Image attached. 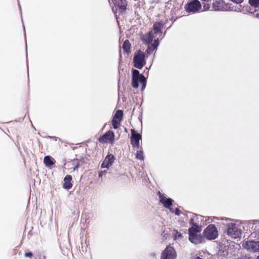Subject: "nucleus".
Returning <instances> with one entry per match:
<instances>
[{
	"instance_id": "nucleus-29",
	"label": "nucleus",
	"mask_w": 259,
	"mask_h": 259,
	"mask_svg": "<svg viewBox=\"0 0 259 259\" xmlns=\"http://www.w3.org/2000/svg\"><path fill=\"white\" fill-rule=\"evenodd\" d=\"M230 1L234 3L239 4L242 3L244 0H230Z\"/></svg>"
},
{
	"instance_id": "nucleus-24",
	"label": "nucleus",
	"mask_w": 259,
	"mask_h": 259,
	"mask_svg": "<svg viewBox=\"0 0 259 259\" xmlns=\"http://www.w3.org/2000/svg\"><path fill=\"white\" fill-rule=\"evenodd\" d=\"M130 46H131V45H130L129 41L128 40H126L123 42L122 47L124 50L127 51L128 50H129L130 49Z\"/></svg>"
},
{
	"instance_id": "nucleus-28",
	"label": "nucleus",
	"mask_w": 259,
	"mask_h": 259,
	"mask_svg": "<svg viewBox=\"0 0 259 259\" xmlns=\"http://www.w3.org/2000/svg\"><path fill=\"white\" fill-rule=\"evenodd\" d=\"M24 255L26 257H31L33 255V254L31 252H26L25 253Z\"/></svg>"
},
{
	"instance_id": "nucleus-5",
	"label": "nucleus",
	"mask_w": 259,
	"mask_h": 259,
	"mask_svg": "<svg viewBox=\"0 0 259 259\" xmlns=\"http://www.w3.org/2000/svg\"><path fill=\"white\" fill-rule=\"evenodd\" d=\"M185 8L188 12L196 13L201 8V5L198 0H190Z\"/></svg>"
},
{
	"instance_id": "nucleus-33",
	"label": "nucleus",
	"mask_w": 259,
	"mask_h": 259,
	"mask_svg": "<svg viewBox=\"0 0 259 259\" xmlns=\"http://www.w3.org/2000/svg\"><path fill=\"white\" fill-rule=\"evenodd\" d=\"M153 44H155V46H156V47L158 46V44H159V40L158 39H156L154 40V42Z\"/></svg>"
},
{
	"instance_id": "nucleus-1",
	"label": "nucleus",
	"mask_w": 259,
	"mask_h": 259,
	"mask_svg": "<svg viewBox=\"0 0 259 259\" xmlns=\"http://www.w3.org/2000/svg\"><path fill=\"white\" fill-rule=\"evenodd\" d=\"M201 230L202 228H190L189 229V240L190 241L195 244L203 242L205 237L200 234Z\"/></svg>"
},
{
	"instance_id": "nucleus-6",
	"label": "nucleus",
	"mask_w": 259,
	"mask_h": 259,
	"mask_svg": "<svg viewBox=\"0 0 259 259\" xmlns=\"http://www.w3.org/2000/svg\"><path fill=\"white\" fill-rule=\"evenodd\" d=\"M177 253L174 247L167 246L161 252L160 259H176Z\"/></svg>"
},
{
	"instance_id": "nucleus-21",
	"label": "nucleus",
	"mask_w": 259,
	"mask_h": 259,
	"mask_svg": "<svg viewBox=\"0 0 259 259\" xmlns=\"http://www.w3.org/2000/svg\"><path fill=\"white\" fill-rule=\"evenodd\" d=\"M136 157L137 159L143 160L144 159V154L142 150H138L137 151Z\"/></svg>"
},
{
	"instance_id": "nucleus-16",
	"label": "nucleus",
	"mask_w": 259,
	"mask_h": 259,
	"mask_svg": "<svg viewBox=\"0 0 259 259\" xmlns=\"http://www.w3.org/2000/svg\"><path fill=\"white\" fill-rule=\"evenodd\" d=\"M153 37V33L152 31H151L149 32L148 34L143 35L142 36V40L144 42L149 44L152 41Z\"/></svg>"
},
{
	"instance_id": "nucleus-32",
	"label": "nucleus",
	"mask_w": 259,
	"mask_h": 259,
	"mask_svg": "<svg viewBox=\"0 0 259 259\" xmlns=\"http://www.w3.org/2000/svg\"><path fill=\"white\" fill-rule=\"evenodd\" d=\"M106 172V170H104V171H101V172H100L99 174V177H101L103 176V174H105Z\"/></svg>"
},
{
	"instance_id": "nucleus-30",
	"label": "nucleus",
	"mask_w": 259,
	"mask_h": 259,
	"mask_svg": "<svg viewBox=\"0 0 259 259\" xmlns=\"http://www.w3.org/2000/svg\"><path fill=\"white\" fill-rule=\"evenodd\" d=\"M210 6L208 4H205L203 6L204 10H208L209 9Z\"/></svg>"
},
{
	"instance_id": "nucleus-17",
	"label": "nucleus",
	"mask_w": 259,
	"mask_h": 259,
	"mask_svg": "<svg viewBox=\"0 0 259 259\" xmlns=\"http://www.w3.org/2000/svg\"><path fill=\"white\" fill-rule=\"evenodd\" d=\"M115 3L119 8L121 12H123L126 9L127 5L126 0H115Z\"/></svg>"
},
{
	"instance_id": "nucleus-34",
	"label": "nucleus",
	"mask_w": 259,
	"mask_h": 259,
	"mask_svg": "<svg viewBox=\"0 0 259 259\" xmlns=\"http://www.w3.org/2000/svg\"><path fill=\"white\" fill-rule=\"evenodd\" d=\"M175 214L177 215H179V210L178 209H176Z\"/></svg>"
},
{
	"instance_id": "nucleus-36",
	"label": "nucleus",
	"mask_w": 259,
	"mask_h": 259,
	"mask_svg": "<svg viewBox=\"0 0 259 259\" xmlns=\"http://www.w3.org/2000/svg\"><path fill=\"white\" fill-rule=\"evenodd\" d=\"M78 167V165H77L76 166H75L74 168H73V170H77V168Z\"/></svg>"
},
{
	"instance_id": "nucleus-37",
	"label": "nucleus",
	"mask_w": 259,
	"mask_h": 259,
	"mask_svg": "<svg viewBox=\"0 0 259 259\" xmlns=\"http://www.w3.org/2000/svg\"><path fill=\"white\" fill-rule=\"evenodd\" d=\"M256 259H259V255L258 256H257Z\"/></svg>"
},
{
	"instance_id": "nucleus-2",
	"label": "nucleus",
	"mask_w": 259,
	"mask_h": 259,
	"mask_svg": "<svg viewBox=\"0 0 259 259\" xmlns=\"http://www.w3.org/2000/svg\"><path fill=\"white\" fill-rule=\"evenodd\" d=\"M227 233L231 238L236 239L240 237L241 234V230L233 223H228L227 225Z\"/></svg>"
},
{
	"instance_id": "nucleus-8",
	"label": "nucleus",
	"mask_w": 259,
	"mask_h": 259,
	"mask_svg": "<svg viewBox=\"0 0 259 259\" xmlns=\"http://www.w3.org/2000/svg\"><path fill=\"white\" fill-rule=\"evenodd\" d=\"M100 142L102 143H110L113 144L114 142V133L113 131H109L105 134L99 139Z\"/></svg>"
},
{
	"instance_id": "nucleus-14",
	"label": "nucleus",
	"mask_w": 259,
	"mask_h": 259,
	"mask_svg": "<svg viewBox=\"0 0 259 259\" xmlns=\"http://www.w3.org/2000/svg\"><path fill=\"white\" fill-rule=\"evenodd\" d=\"M132 81H146V78L140 74L138 70L135 69L133 70Z\"/></svg>"
},
{
	"instance_id": "nucleus-18",
	"label": "nucleus",
	"mask_w": 259,
	"mask_h": 259,
	"mask_svg": "<svg viewBox=\"0 0 259 259\" xmlns=\"http://www.w3.org/2000/svg\"><path fill=\"white\" fill-rule=\"evenodd\" d=\"M44 162L46 166L50 167L55 164V161L52 157L46 156L44 158Z\"/></svg>"
},
{
	"instance_id": "nucleus-9",
	"label": "nucleus",
	"mask_w": 259,
	"mask_h": 259,
	"mask_svg": "<svg viewBox=\"0 0 259 259\" xmlns=\"http://www.w3.org/2000/svg\"><path fill=\"white\" fill-rule=\"evenodd\" d=\"M203 219L202 216H199L195 214H193L190 219L189 223L191 227L190 228H201L200 222H202Z\"/></svg>"
},
{
	"instance_id": "nucleus-13",
	"label": "nucleus",
	"mask_w": 259,
	"mask_h": 259,
	"mask_svg": "<svg viewBox=\"0 0 259 259\" xmlns=\"http://www.w3.org/2000/svg\"><path fill=\"white\" fill-rule=\"evenodd\" d=\"M160 201L166 208L170 209V210L171 212H174V211L172 210V209L170 208L172 202V200L171 199L167 198L164 195H160Z\"/></svg>"
},
{
	"instance_id": "nucleus-31",
	"label": "nucleus",
	"mask_w": 259,
	"mask_h": 259,
	"mask_svg": "<svg viewBox=\"0 0 259 259\" xmlns=\"http://www.w3.org/2000/svg\"><path fill=\"white\" fill-rule=\"evenodd\" d=\"M142 84L141 90L143 91L145 89L146 85V82H140Z\"/></svg>"
},
{
	"instance_id": "nucleus-19",
	"label": "nucleus",
	"mask_w": 259,
	"mask_h": 259,
	"mask_svg": "<svg viewBox=\"0 0 259 259\" xmlns=\"http://www.w3.org/2000/svg\"><path fill=\"white\" fill-rule=\"evenodd\" d=\"M163 24L162 23H156L153 25V30L154 33L157 34L158 33H161V28H162Z\"/></svg>"
},
{
	"instance_id": "nucleus-20",
	"label": "nucleus",
	"mask_w": 259,
	"mask_h": 259,
	"mask_svg": "<svg viewBox=\"0 0 259 259\" xmlns=\"http://www.w3.org/2000/svg\"><path fill=\"white\" fill-rule=\"evenodd\" d=\"M122 115H123L122 111L118 110L115 113L113 118L121 121V119H122Z\"/></svg>"
},
{
	"instance_id": "nucleus-22",
	"label": "nucleus",
	"mask_w": 259,
	"mask_h": 259,
	"mask_svg": "<svg viewBox=\"0 0 259 259\" xmlns=\"http://www.w3.org/2000/svg\"><path fill=\"white\" fill-rule=\"evenodd\" d=\"M120 120L113 118L112 120V125L114 128L117 129L120 125Z\"/></svg>"
},
{
	"instance_id": "nucleus-25",
	"label": "nucleus",
	"mask_w": 259,
	"mask_h": 259,
	"mask_svg": "<svg viewBox=\"0 0 259 259\" xmlns=\"http://www.w3.org/2000/svg\"><path fill=\"white\" fill-rule=\"evenodd\" d=\"M173 235L175 239L181 238L182 237L181 234L176 230L174 231Z\"/></svg>"
},
{
	"instance_id": "nucleus-4",
	"label": "nucleus",
	"mask_w": 259,
	"mask_h": 259,
	"mask_svg": "<svg viewBox=\"0 0 259 259\" xmlns=\"http://www.w3.org/2000/svg\"><path fill=\"white\" fill-rule=\"evenodd\" d=\"M242 246L247 251L251 252H259V241L247 240L243 241Z\"/></svg>"
},
{
	"instance_id": "nucleus-3",
	"label": "nucleus",
	"mask_w": 259,
	"mask_h": 259,
	"mask_svg": "<svg viewBox=\"0 0 259 259\" xmlns=\"http://www.w3.org/2000/svg\"><path fill=\"white\" fill-rule=\"evenodd\" d=\"M203 234L208 240L215 239L218 236V232L214 225H209L204 230Z\"/></svg>"
},
{
	"instance_id": "nucleus-23",
	"label": "nucleus",
	"mask_w": 259,
	"mask_h": 259,
	"mask_svg": "<svg viewBox=\"0 0 259 259\" xmlns=\"http://www.w3.org/2000/svg\"><path fill=\"white\" fill-rule=\"evenodd\" d=\"M249 3L251 6L254 7L259 6V0H249Z\"/></svg>"
},
{
	"instance_id": "nucleus-27",
	"label": "nucleus",
	"mask_w": 259,
	"mask_h": 259,
	"mask_svg": "<svg viewBox=\"0 0 259 259\" xmlns=\"http://www.w3.org/2000/svg\"><path fill=\"white\" fill-rule=\"evenodd\" d=\"M132 85L134 88H137L139 87V82H132Z\"/></svg>"
},
{
	"instance_id": "nucleus-12",
	"label": "nucleus",
	"mask_w": 259,
	"mask_h": 259,
	"mask_svg": "<svg viewBox=\"0 0 259 259\" xmlns=\"http://www.w3.org/2000/svg\"><path fill=\"white\" fill-rule=\"evenodd\" d=\"M225 9V5L223 1L219 0L214 2L212 5L213 11H224Z\"/></svg>"
},
{
	"instance_id": "nucleus-15",
	"label": "nucleus",
	"mask_w": 259,
	"mask_h": 259,
	"mask_svg": "<svg viewBox=\"0 0 259 259\" xmlns=\"http://www.w3.org/2000/svg\"><path fill=\"white\" fill-rule=\"evenodd\" d=\"M72 177L70 175H67L64 179L63 188L65 189L68 190L72 188V184H71Z\"/></svg>"
},
{
	"instance_id": "nucleus-10",
	"label": "nucleus",
	"mask_w": 259,
	"mask_h": 259,
	"mask_svg": "<svg viewBox=\"0 0 259 259\" xmlns=\"http://www.w3.org/2000/svg\"><path fill=\"white\" fill-rule=\"evenodd\" d=\"M132 133L131 144L134 147L139 148L140 146L139 141L141 140L142 137L139 134L135 133L133 130H132Z\"/></svg>"
},
{
	"instance_id": "nucleus-11",
	"label": "nucleus",
	"mask_w": 259,
	"mask_h": 259,
	"mask_svg": "<svg viewBox=\"0 0 259 259\" xmlns=\"http://www.w3.org/2000/svg\"><path fill=\"white\" fill-rule=\"evenodd\" d=\"M114 160L115 158L113 155L109 154L107 155L101 164V167L109 168L113 164Z\"/></svg>"
},
{
	"instance_id": "nucleus-7",
	"label": "nucleus",
	"mask_w": 259,
	"mask_h": 259,
	"mask_svg": "<svg viewBox=\"0 0 259 259\" xmlns=\"http://www.w3.org/2000/svg\"><path fill=\"white\" fill-rule=\"evenodd\" d=\"M134 66L135 67L141 69L145 64V54L141 51H138L134 58Z\"/></svg>"
},
{
	"instance_id": "nucleus-26",
	"label": "nucleus",
	"mask_w": 259,
	"mask_h": 259,
	"mask_svg": "<svg viewBox=\"0 0 259 259\" xmlns=\"http://www.w3.org/2000/svg\"><path fill=\"white\" fill-rule=\"evenodd\" d=\"M156 46L155 45V44H151L148 46V50L149 51H153L156 48Z\"/></svg>"
},
{
	"instance_id": "nucleus-35",
	"label": "nucleus",
	"mask_w": 259,
	"mask_h": 259,
	"mask_svg": "<svg viewBox=\"0 0 259 259\" xmlns=\"http://www.w3.org/2000/svg\"><path fill=\"white\" fill-rule=\"evenodd\" d=\"M38 259H46V256L45 255H43L42 257L39 256Z\"/></svg>"
}]
</instances>
